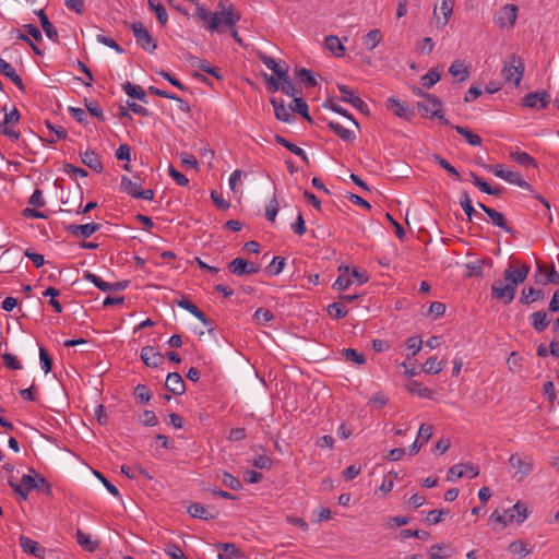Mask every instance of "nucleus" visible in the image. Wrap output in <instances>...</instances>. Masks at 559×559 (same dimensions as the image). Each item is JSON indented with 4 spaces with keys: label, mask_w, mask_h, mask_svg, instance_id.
Segmentation results:
<instances>
[{
    "label": "nucleus",
    "mask_w": 559,
    "mask_h": 559,
    "mask_svg": "<svg viewBox=\"0 0 559 559\" xmlns=\"http://www.w3.org/2000/svg\"><path fill=\"white\" fill-rule=\"evenodd\" d=\"M280 80L282 81L281 91L288 96H293L294 98L297 97L300 91L295 87L288 73H286V76H282Z\"/></svg>",
    "instance_id": "nucleus-49"
},
{
    "label": "nucleus",
    "mask_w": 559,
    "mask_h": 559,
    "mask_svg": "<svg viewBox=\"0 0 559 559\" xmlns=\"http://www.w3.org/2000/svg\"><path fill=\"white\" fill-rule=\"evenodd\" d=\"M479 469L474 465H463L456 464L453 465L448 472V480H455L456 478H461L463 476H468L469 478H474L478 476Z\"/></svg>",
    "instance_id": "nucleus-11"
},
{
    "label": "nucleus",
    "mask_w": 559,
    "mask_h": 559,
    "mask_svg": "<svg viewBox=\"0 0 559 559\" xmlns=\"http://www.w3.org/2000/svg\"><path fill=\"white\" fill-rule=\"evenodd\" d=\"M34 489L37 491H41V492L46 493L47 496H50L52 492L49 481L45 477H43L39 473H37L36 486H34Z\"/></svg>",
    "instance_id": "nucleus-61"
},
{
    "label": "nucleus",
    "mask_w": 559,
    "mask_h": 559,
    "mask_svg": "<svg viewBox=\"0 0 559 559\" xmlns=\"http://www.w3.org/2000/svg\"><path fill=\"white\" fill-rule=\"evenodd\" d=\"M343 355L347 361H352L356 365H364L366 362L365 356L354 348L344 349Z\"/></svg>",
    "instance_id": "nucleus-52"
},
{
    "label": "nucleus",
    "mask_w": 559,
    "mask_h": 559,
    "mask_svg": "<svg viewBox=\"0 0 559 559\" xmlns=\"http://www.w3.org/2000/svg\"><path fill=\"white\" fill-rule=\"evenodd\" d=\"M501 179L508 181L509 183L519 186L524 189H528V190L532 189L531 186L522 178V175L518 171H512V170L506 169L503 171V176L501 177Z\"/></svg>",
    "instance_id": "nucleus-32"
},
{
    "label": "nucleus",
    "mask_w": 559,
    "mask_h": 559,
    "mask_svg": "<svg viewBox=\"0 0 559 559\" xmlns=\"http://www.w3.org/2000/svg\"><path fill=\"white\" fill-rule=\"evenodd\" d=\"M46 126L53 133L51 135V138L48 139L49 143L53 144V143H57L59 140L67 139L68 133L63 127H61V126L57 127L48 121L46 122Z\"/></svg>",
    "instance_id": "nucleus-47"
},
{
    "label": "nucleus",
    "mask_w": 559,
    "mask_h": 559,
    "mask_svg": "<svg viewBox=\"0 0 559 559\" xmlns=\"http://www.w3.org/2000/svg\"><path fill=\"white\" fill-rule=\"evenodd\" d=\"M382 38L383 35L380 29H371L364 37V45L367 49L373 50L381 43Z\"/></svg>",
    "instance_id": "nucleus-35"
},
{
    "label": "nucleus",
    "mask_w": 559,
    "mask_h": 559,
    "mask_svg": "<svg viewBox=\"0 0 559 559\" xmlns=\"http://www.w3.org/2000/svg\"><path fill=\"white\" fill-rule=\"evenodd\" d=\"M471 178L474 186H476L481 192L490 195H500L502 193L501 188H492L488 182H486L474 173H471Z\"/></svg>",
    "instance_id": "nucleus-27"
},
{
    "label": "nucleus",
    "mask_w": 559,
    "mask_h": 559,
    "mask_svg": "<svg viewBox=\"0 0 559 559\" xmlns=\"http://www.w3.org/2000/svg\"><path fill=\"white\" fill-rule=\"evenodd\" d=\"M440 80V74L436 69H430L425 75L421 76V85L426 88H431Z\"/></svg>",
    "instance_id": "nucleus-50"
},
{
    "label": "nucleus",
    "mask_w": 559,
    "mask_h": 559,
    "mask_svg": "<svg viewBox=\"0 0 559 559\" xmlns=\"http://www.w3.org/2000/svg\"><path fill=\"white\" fill-rule=\"evenodd\" d=\"M169 176L176 181L178 186L187 187L189 183V179L181 174L179 170H177L174 166H169L168 168Z\"/></svg>",
    "instance_id": "nucleus-64"
},
{
    "label": "nucleus",
    "mask_w": 559,
    "mask_h": 559,
    "mask_svg": "<svg viewBox=\"0 0 559 559\" xmlns=\"http://www.w3.org/2000/svg\"><path fill=\"white\" fill-rule=\"evenodd\" d=\"M271 103L274 108L275 117L284 122H292L293 116L289 110L286 108L283 99L272 98Z\"/></svg>",
    "instance_id": "nucleus-23"
},
{
    "label": "nucleus",
    "mask_w": 559,
    "mask_h": 559,
    "mask_svg": "<svg viewBox=\"0 0 559 559\" xmlns=\"http://www.w3.org/2000/svg\"><path fill=\"white\" fill-rule=\"evenodd\" d=\"M506 514L507 524H512L513 522L521 524L523 523L528 515L527 507L524 502L518 501L513 507L503 511Z\"/></svg>",
    "instance_id": "nucleus-8"
},
{
    "label": "nucleus",
    "mask_w": 559,
    "mask_h": 559,
    "mask_svg": "<svg viewBox=\"0 0 559 559\" xmlns=\"http://www.w3.org/2000/svg\"><path fill=\"white\" fill-rule=\"evenodd\" d=\"M340 93L342 94L341 99L345 103L350 104L360 112H368V105L358 96L354 94V92L346 85L337 86Z\"/></svg>",
    "instance_id": "nucleus-10"
},
{
    "label": "nucleus",
    "mask_w": 559,
    "mask_h": 559,
    "mask_svg": "<svg viewBox=\"0 0 559 559\" xmlns=\"http://www.w3.org/2000/svg\"><path fill=\"white\" fill-rule=\"evenodd\" d=\"M325 47L335 57H343L345 55V47L343 46L340 38L335 35H329L325 37Z\"/></svg>",
    "instance_id": "nucleus-26"
},
{
    "label": "nucleus",
    "mask_w": 559,
    "mask_h": 559,
    "mask_svg": "<svg viewBox=\"0 0 559 559\" xmlns=\"http://www.w3.org/2000/svg\"><path fill=\"white\" fill-rule=\"evenodd\" d=\"M428 535L429 534L427 532L420 531V530H409V528H406V530H402L400 532V538L402 540L411 538V537L426 539L428 537Z\"/></svg>",
    "instance_id": "nucleus-59"
},
{
    "label": "nucleus",
    "mask_w": 559,
    "mask_h": 559,
    "mask_svg": "<svg viewBox=\"0 0 559 559\" xmlns=\"http://www.w3.org/2000/svg\"><path fill=\"white\" fill-rule=\"evenodd\" d=\"M509 464L516 471L513 477L518 480H522L528 476L534 467L532 457H522L519 454H512L509 459Z\"/></svg>",
    "instance_id": "nucleus-6"
},
{
    "label": "nucleus",
    "mask_w": 559,
    "mask_h": 559,
    "mask_svg": "<svg viewBox=\"0 0 559 559\" xmlns=\"http://www.w3.org/2000/svg\"><path fill=\"white\" fill-rule=\"evenodd\" d=\"M141 359L148 367H158L164 362V356L153 346H145L142 348Z\"/></svg>",
    "instance_id": "nucleus-14"
},
{
    "label": "nucleus",
    "mask_w": 559,
    "mask_h": 559,
    "mask_svg": "<svg viewBox=\"0 0 559 559\" xmlns=\"http://www.w3.org/2000/svg\"><path fill=\"white\" fill-rule=\"evenodd\" d=\"M528 320L536 332H543L550 323V318L545 311H536L531 313Z\"/></svg>",
    "instance_id": "nucleus-21"
},
{
    "label": "nucleus",
    "mask_w": 559,
    "mask_h": 559,
    "mask_svg": "<svg viewBox=\"0 0 559 559\" xmlns=\"http://www.w3.org/2000/svg\"><path fill=\"white\" fill-rule=\"evenodd\" d=\"M501 73L507 82L512 83L514 86H519L524 74V63L522 59L512 55L510 60L504 63Z\"/></svg>",
    "instance_id": "nucleus-3"
},
{
    "label": "nucleus",
    "mask_w": 559,
    "mask_h": 559,
    "mask_svg": "<svg viewBox=\"0 0 559 559\" xmlns=\"http://www.w3.org/2000/svg\"><path fill=\"white\" fill-rule=\"evenodd\" d=\"M120 189H121V191L126 192L127 194L135 198L139 190L141 189V185L136 181L131 180L127 176H122Z\"/></svg>",
    "instance_id": "nucleus-39"
},
{
    "label": "nucleus",
    "mask_w": 559,
    "mask_h": 559,
    "mask_svg": "<svg viewBox=\"0 0 559 559\" xmlns=\"http://www.w3.org/2000/svg\"><path fill=\"white\" fill-rule=\"evenodd\" d=\"M518 17V7L507 4L500 10L499 23L501 26H513Z\"/></svg>",
    "instance_id": "nucleus-19"
},
{
    "label": "nucleus",
    "mask_w": 559,
    "mask_h": 559,
    "mask_svg": "<svg viewBox=\"0 0 559 559\" xmlns=\"http://www.w3.org/2000/svg\"><path fill=\"white\" fill-rule=\"evenodd\" d=\"M122 90L128 96L132 98H138L143 103L147 102L145 91L140 85H134L131 82L127 81L123 83Z\"/></svg>",
    "instance_id": "nucleus-31"
},
{
    "label": "nucleus",
    "mask_w": 559,
    "mask_h": 559,
    "mask_svg": "<svg viewBox=\"0 0 559 559\" xmlns=\"http://www.w3.org/2000/svg\"><path fill=\"white\" fill-rule=\"evenodd\" d=\"M148 8L155 13L159 24L165 26L168 21V14L164 5L156 0H148Z\"/></svg>",
    "instance_id": "nucleus-36"
},
{
    "label": "nucleus",
    "mask_w": 559,
    "mask_h": 559,
    "mask_svg": "<svg viewBox=\"0 0 559 559\" xmlns=\"http://www.w3.org/2000/svg\"><path fill=\"white\" fill-rule=\"evenodd\" d=\"M198 19L210 32L223 33L228 26H235L241 19L240 13L228 0H221L215 12H210L203 7L195 11Z\"/></svg>",
    "instance_id": "nucleus-1"
},
{
    "label": "nucleus",
    "mask_w": 559,
    "mask_h": 559,
    "mask_svg": "<svg viewBox=\"0 0 559 559\" xmlns=\"http://www.w3.org/2000/svg\"><path fill=\"white\" fill-rule=\"evenodd\" d=\"M83 278L93 283L98 289L103 292H110L111 289L110 283L105 282L102 277L88 271L84 273Z\"/></svg>",
    "instance_id": "nucleus-46"
},
{
    "label": "nucleus",
    "mask_w": 559,
    "mask_h": 559,
    "mask_svg": "<svg viewBox=\"0 0 559 559\" xmlns=\"http://www.w3.org/2000/svg\"><path fill=\"white\" fill-rule=\"evenodd\" d=\"M134 396L140 403H146L151 400V390L144 384H138L134 389Z\"/></svg>",
    "instance_id": "nucleus-54"
},
{
    "label": "nucleus",
    "mask_w": 559,
    "mask_h": 559,
    "mask_svg": "<svg viewBox=\"0 0 559 559\" xmlns=\"http://www.w3.org/2000/svg\"><path fill=\"white\" fill-rule=\"evenodd\" d=\"M188 512L191 516L202 519V520H213L218 515V511L213 507H205L201 503H192Z\"/></svg>",
    "instance_id": "nucleus-12"
},
{
    "label": "nucleus",
    "mask_w": 559,
    "mask_h": 559,
    "mask_svg": "<svg viewBox=\"0 0 559 559\" xmlns=\"http://www.w3.org/2000/svg\"><path fill=\"white\" fill-rule=\"evenodd\" d=\"M278 210H280V204H278V201L276 199V197L274 195L269 204L266 205V209H265V216L266 218L274 223L275 222V218H276V215L278 213Z\"/></svg>",
    "instance_id": "nucleus-55"
},
{
    "label": "nucleus",
    "mask_w": 559,
    "mask_h": 559,
    "mask_svg": "<svg viewBox=\"0 0 559 559\" xmlns=\"http://www.w3.org/2000/svg\"><path fill=\"white\" fill-rule=\"evenodd\" d=\"M537 283L542 285H547L548 283L559 285V273L556 271L555 266H551L549 272L545 275V278L537 277Z\"/></svg>",
    "instance_id": "nucleus-62"
},
{
    "label": "nucleus",
    "mask_w": 559,
    "mask_h": 559,
    "mask_svg": "<svg viewBox=\"0 0 559 559\" xmlns=\"http://www.w3.org/2000/svg\"><path fill=\"white\" fill-rule=\"evenodd\" d=\"M2 358H3V362L7 368L12 369V370H21L22 369V364L15 355L5 353L2 355Z\"/></svg>",
    "instance_id": "nucleus-60"
},
{
    "label": "nucleus",
    "mask_w": 559,
    "mask_h": 559,
    "mask_svg": "<svg viewBox=\"0 0 559 559\" xmlns=\"http://www.w3.org/2000/svg\"><path fill=\"white\" fill-rule=\"evenodd\" d=\"M549 103L550 95L545 91L526 94L523 98V106L533 109L546 108Z\"/></svg>",
    "instance_id": "nucleus-9"
},
{
    "label": "nucleus",
    "mask_w": 559,
    "mask_h": 559,
    "mask_svg": "<svg viewBox=\"0 0 559 559\" xmlns=\"http://www.w3.org/2000/svg\"><path fill=\"white\" fill-rule=\"evenodd\" d=\"M417 107L419 111L436 117L441 110V102L435 96L426 95V102L418 103Z\"/></svg>",
    "instance_id": "nucleus-18"
},
{
    "label": "nucleus",
    "mask_w": 559,
    "mask_h": 559,
    "mask_svg": "<svg viewBox=\"0 0 559 559\" xmlns=\"http://www.w3.org/2000/svg\"><path fill=\"white\" fill-rule=\"evenodd\" d=\"M295 75L297 79L304 82L306 86L313 87L317 85V80L313 74L305 68L296 69Z\"/></svg>",
    "instance_id": "nucleus-48"
},
{
    "label": "nucleus",
    "mask_w": 559,
    "mask_h": 559,
    "mask_svg": "<svg viewBox=\"0 0 559 559\" xmlns=\"http://www.w3.org/2000/svg\"><path fill=\"white\" fill-rule=\"evenodd\" d=\"M510 157L513 162L523 165L525 167H536L535 159L526 152H512Z\"/></svg>",
    "instance_id": "nucleus-44"
},
{
    "label": "nucleus",
    "mask_w": 559,
    "mask_h": 559,
    "mask_svg": "<svg viewBox=\"0 0 559 559\" xmlns=\"http://www.w3.org/2000/svg\"><path fill=\"white\" fill-rule=\"evenodd\" d=\"M0 73L10 79L19 90H24L22 78L16 73L15 69L2 58H0Z\"/></svg>",
    "instance_id": "nucleus-20"
},
{
    "label": "nucleus",
    "mask_w": 559,
    "mask_h": 559,
    "mask_svg": "<svg viewBox=\"0 0 559 559\" xmlns=\"http://www.w3.org/2000/svg\"><path fill=\"white\" fill-rule=\"evenodd\" d=\"M229 271L238 276L255 274L260 265L254 262H248L242 258H236L228 264Z\"/></svg>",
    "instance_id": "nucleus-7"
},
{
    "label": "nucleus",
    "mask_w": 559,
    "mask_h": 559,
    "mask_svg": "<svg viewBox=\"0 0 559 559\" xmlns=\"http://www.w3.org/2000/svg\"><path fill=\"white\" fill-rule=\"evenodd\" d=\"M461 206H462L463 211L465 212V214L467 215L468 219L472 221V217L476 212H475V209L472 204V200L467 192L462 193Z\"/></svg>",
    "instance_id": "nucleus-58"
},
{
    "label": "nucleus",
    "mask_w": 559,
    "mask_h": 559,
    "mask_svg": "<svg viewBox=\"0 0 559 559\" xmlns=\"http://www.w3.org/2000/svg\"><path fill=\"white\" fill-rule=\"evenodd\" d=\"M191 64L193 67L199 68L203 72L210 73L211 75L215 76L216 79H222V75L219 74L218 70L216 68H212L210 66V63L204 59L193 57L191 59Z\"/></svg>",
    "instance_id": "nucleus-42"
},
{
    "label": "nucleus",
    "mask_w": 559,
    "mask_h": 559,
    "mask_svg": "<svg viewBox=\"0 0 559 559\" xmlns=\"http://www.w3.org/2000/svg\"><path fill=\"white\" fill-rule=\"evenodd\" d=\"M82 162L88 168L96 173H102L103 164L99 160L98 155L94 151H86L81 155Z\"/></svg>",
    "instance_id": "nucleus-25"
},
{
    "label": "nucleus",
    "mask_w": 559,
    "mask_h": 559,
    "mask_svg": "<svg viewBox=\"0 0 559 559\" xmlns=\"http://www.w3.org/2000/svg\"><path fill=\"white\" fill-rule=\"evenodd\" d=\"M177 305L180 308L189 311L195 318H202L203 317V312L194 304H192L190 300H188L186 298H182V299L178 300Z\"/></svg>",
    "instance_id": "nucleus-56"
},
{
    "label": "nucleus",
    "mask_w": 559,
    "mask_h": 559,
    "mask_svg": "<svg viewBox=\"0 0 559 559\" xmlns=\"http://www.w3.org/2000/svg\"><path fill=\"white\" fill-rule=\"evenodd\" d=\"M454 129L459 134L466 139L468 144L473 146H479L481 144V138L478 134L472 132L469 129L462 126H455Z\"/></svg>",
    "instance_id": "nucleus-41"
},
{
    "label": "nucleus",
    "mask_w": 559,
    "mask_h": 559,
    "mask_svg": "<svg viewBox=\"0 0 559 559\" xmlns=\"http://www.w3.org/2000/svg\"><path fill=\"white\" fill-rule=\"evenodd\" d=\"M406 389L409 393L412 394H416L420 397H425V399H431L432 397V392L430 389L426 388V386H423V384L418 381H409L407 384H406Z\"/></svg>",
    "instance_id": "nucleus-37"
},
{
    "label": "nucleus",
    "mask_w": 559,
    "mask_h": 559,
    "mask_svg": "<svg viewBox=\"0 0 559 559\" xmlns=\"http://www.w3.org/2000/svg\"><path fill=\"white\" fill-rule=\"evenodd\" d=\"M453 555V549L449 545L436 544L429 548L430 559H447Z\"/></svg>",
    "instance_id": "nucleus-28"
},
{
    "label": "nucleus",
    "mask_w": 559,
    "mask_h": 559,
    "mask_svg": "<svg viewBox=\"0 0 559 559\" xmlns=\"http://www.w3.org/2000/svg\"><path fill=\"white\" fill-rule=\"evenodd\" d=\"M259 59L261 60V62L266 66L270 70H272L274 72V74L281 79L282 76H286V73H287V70L286 69H283L276 61L274 58L272 57H269L266 55H260L259 56Z\"/></svg>",
    "instance_id": "nucleus-33"
},
{
    "label": "nucleus",
    "mask_w": 559,
    "mask_h": 559,
    "mask_svg": "<svg viewBox=\"0 0 559 559\" xmlns=\"http://www.w3.org/2000/svg\"><path fill=\"white\" fill-rule=\"evenodd\" d=\"M443 367L444 361H439L437 357L432 356L426 360V362L423 366V370L426 373L437 374L443 369Z\"/></svg>",
    "instance_id": "nucleus-45"
},
{
    "label": "nucleus",
    "mask_w": 559,
    "mask_h": 559,
    "mask_svg": "<svg viewBox=\"0 0 559 559\" xmlns=\"http://www.w3.org/2000/svg\"><path fill=\"white\" fill-rule=\"evenodd\" d=\"M433 159L440 165V167L447 170L450 176L454 177L456 180L461 179L460 173L447 159L439 155H433Z\"/></svg>",
    "instance_id": "nucleus-53"
},
{
    "label": "nucleus",
    "mask_w": 559,
    "mask_h": 559,
    "mask_svg": "<svg viewBox=\"0 0 559 559\" xmlns=\"http://www.w3.org/2000/svg\"><path fill=\"white\" fill-rule=\"evenodd\" d=\"M328 128L336 133L344 141H353L355 139V134L352 130L343 127L338 122L329 121Z\"/></svg>",
    "instance_id": "nucleus-34"
},
{
    "label": "nucleus",
    "mask_w": 559,
    "mask_h": 559,
    "mask_svg": "<svg viewBox=\"0 0 559 559\" xmlns=\"http://www.w3.org/2000/svg\"><path fill=\"white\" fill-rule=\"evenodd\" d=\"M328 311H329L330 316H332L336 319H342V318L346 317V314L348 312V310L340 302H334V304L330 305L328 308Z\"/></svg>",
    "instance_id": "nucleus-63"
},
{
    "label": "nucleus",
    "mask_w": 559,
    "mask_h": 559,
    "mask_svg": "<svg viewBox=\"0 0 559 559\" xmlns=\"http://www.w3.org/2000/svg\"><path fill=\"white\" fill-rule=\"evenodd\" d=\"M165 385L175 395H181L186 391L185 382L178 372L168 373Z\"/></svg>",
    "instance_id": "nucleus-17"
},
{
    "label": "nucleus",
    "mask_w": 559,
    "mask_h": 559,
    "mask_svg": "<svg viewBox=\"0 0 559 559\" xmlns=\"http://www.w3.org/2000/svg\"><path fill=\"white\" fill-rule=\"evenodd\" d=\"M289 109L301 115L306 120L310 122L312 121L308 112V105L301 97H295L289 106Z\"/></svg>",
    "instance_id": "nucleus-38"
},
{
    "label": "nucleus",
    "mask_w": 559,
    "mask_h": 559,
    "mask_svg": "<svg viewBox=\"0 0 559 559\" xmlns=\"http://www.w3.org/2000/svg\"><path fill=\"white\" fill-rule=\"evenodd\" d=\"M325 107L330 108L334 112H337V114L348 118L353 122V124L357 129H359V124H358L357 120L346 109L342 108L340 105H337V104H335L333 102H328L325 104Z\"/></svg>",
    "instance_id": "nucleus-57"
},
{
    "label": "nucleus",
    "mask_w": 559,
    "mask_h": 559,
    "mask_svg": "<svg viewBox=\"0 0 559 559\" xmlns=\"http://www.w3.org/2000/svg\"><path fill=\"white\" fill-rule=\"evenodd\" d=\"M543 290L535 289L533 287H526L522 290L521 302L524 305H530L537 299L543 298Z\"/></svg>",
    "instance_id": "nucleus-40"
},
{
    "label": "nucleus",
    "mask_w": 559,
    "mask_h": 559,
    "mask_svg": "<svg viewBox=\"0 0 559 559\" xmlns=\"http://www.w3.org/2000/svg\"><path fill=\"white\" fill-rule=\"evenodd\" d=\"M274 139H275L276 143H278L282 146L286 147L293 154L299 156L302 159V162H305L306 164H309V158H308L306 152L301 147H299L296 144L287 141L285 138H283L282 135H278V134H276Z\"/></svg>",
    "instance_id": "nucleus-24"
},
{
    "label": "nucleus",
    "mask_w": 559,
    "mask_h": 559,
    "mask_svg": "<svg viewBox=\"0 0 559 559\" xmlns=\"http://www.w3.org/2000/svg\"><path fill=\"white\" fill-rule=\"evenodd\" d=\"M489 260L486 259H477L475 261H471L466 264L467 269V277H474V276H481L483 275V266L488 262Z\"/></svg>",
    "instance_id": "nucleus-43"
},
{
    "label": "nucleus",
    "mask_w": 559,
    "mask_h": 559,
    "mask_svg": "<svg viewBox=\"0 0 559 559\" xmlns=\"http://www.w3.org/2000/svg\"><path fill=\"white\" fill-rule=\"evenodd\" d=\"M99 228H100V224L88 223V224H84V225H70L67 227V230L75 237L88 238L94 233L99 230Z\"/></svg>",
    "instance_id": "nucleus-15"
},
{
    "label": "nucleus",
    "mask_w": 559,
    "mask_h": 559,
    "mask_svg": "<svg viewBox=\"0 0 559 559\" xmlns=\"http://www.w3.org/2000/svg\"><path fill=\"white\" fill-rule=\"evenodd\" d=\"M478 206L489 216L493 225L502 228L507 233L512 231V228L508 226L507 219L503 214L483 203H478Z\"/></svg>",
    "instance_id": "nucleus-16"
},
{
    "label": "nucleus",
    "mask_w": 559,
    "mask_h": 559,
    "mask_svg": "<svg viewBox=\"0 0 559 559\" xmlns=\"http://www.w3.org/2000/svg\"><path fill=\"white\" fill-rule=\"evenodd\" d=\"M35 13L39 17L40 25H41L45 34L47 35V37L49 39H51L52 41H58V39H59L58 31L53 26V24L48 20L44 10L36 11Z\"/></svg>",
    "instance_id": "nucleus-22"
},
{
    "label": "nucleus",
    "mask_w": 559,
    "mask_h": 559,
    "mask_svg": "<svg viewBox=\"0 0 559 559\" xmlns=\"http://www.w3.org/2000/svg\"><path fill=\"white\" fill-rule=\"evenodd\" d=\"M76 540L82 547H84L88 551H93L97 548V543L92 540L91 536L84 534L82 531L76 532Z\"/></svg>",
    "instance_id": "nucleus-51"
},
{
    "label": "nucleus",
    "mask_w": 559,
    "mask_h": 559,
    "mask_svg": "<svg viewBox=\"0 0 559 559\" xmlns=\"http://www.w3.org/2000/svg\"><path fill=\"white\" fill-rule=\"evenodd\" d=\"M36 476L37 472L34 468H31L28 474L22 476L20 484L9 479V485L22 500H26L29 492L34 490V486H36Z\"/></svg>",
    "instance_id": "nucleus-4"
},
{
    "label": "nucleus",
    "mask_w": 559,
    "mask_h": 559,
    "mask_svg": "<svg viewBox=\"0 0 559 559\" xmlns=\"http://www.w3.org/2000/svg\"><path fill=\"white\" fill-rule=\"evenodd\" d=\"M19 543L24 552L34 555L35 557L41 556L40 552H43V550L38 547V543L31 539L29 537L21 535Z\"/></svg>",
    "instance_id": "nucleus-30"
},
{
    "label": "nucleus",
    "mask_w": 559,
    "mask_h": 559,
    "mask_svg": "<svg viewBox=\"0 0 559 559\" xmlns=\"http://www.w3.org/2000/svg\"><path fill=\"white\" fill-rule=\"evenodd\" d=\"M449 73L459 78L461 82L466 81L469 76V70L462 60H455L449 68Z\"/></svg>",
    "instance_id": "nucleus-29"
},
{
    "label": "nucleus",
    "mask_w": 559,
    "mask_h": 559,
    "mask_svg": "<svg viewBox=\"0 0 559 559\" xmlns=\"http://www.w3.org/2000/svg\"><path fill=\"white\" fill-rule=\"evenodd\" d=\"M530 273V266L524 264L519 269L511 265L504 270L503 282L497 281L491 286V297L502 300L506 305L513 301L516 287L524 283Z\"/></svg>",
    "instance_id": "nucleus-2"
},
{
    "label": "nucleus",
    "mask_w": 559,
    "mask_h": 559,
    "mask_svg": "<svg viewBox=\"0 0 559 559\" xmlns=\"http://www.w3.org/2000/svg\"><path fill=\"white\" fill-rule=\"evenodd\" d=\"M131 31L133 32L138 45L144 50L152 52L156 49L157 45L155 40L142 22L132 23Z\"/></svg>",
    "instance_id": "nucleus-5"
},
{
    "label": "nucleus",
    "mask_w": 559,
    "mask_h": 559,
    "mask_svg": "<svg viewBox=\"0 0 559 559\" xmlns=\"http://www.w3.org/2000/svg\"><path fill=\"white\" fill-rule=\"evenodd\" d=\"M388 108L391 109L395 116L408 121H411L415 116L414 109L411 106L401 103L399 99L395 98L389 99Z\"/></svg>",
    "instance_id": "nucleus-13"
}]
</instances>
